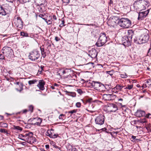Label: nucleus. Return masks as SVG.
Listing matches in <instances>:
<instances>
[{"label":"nucleus","instance_id":"0eeeda50","mask_svg":"<svg viewBox=\"0 0 151 151\" xmlns=\"http://www.w3.org/2000/svg\"><path fill=\"white\" fill-rule=\"evenodd\" d=\"M28 135L27 136V140L26 142H27L29 144H32L34 143L36 141V139L35 137H33V133L32 132H28Z\"/></svg>","mask_w":151,"mask_h":151},{"label":"nucleus","instance_id":"0e129e2a","mask_svg":"<svg viewBox=\"0 0 151 151\" xmlns=\"http://www.w3.org/2000/svg\"><path fill=\"white\" fill-rule=\"evenodd\" d=\"M45 147L46 148H49V145H45Z\"/></svg>","mask_w":151,"mask_h":151},{"label":"nucleus","instance_id":"e433bc0d","mask_svg":"<svg viewBox=\"0 0 151 151\" xmlns=\"http://www.w3.org/2000/svg\"><path fill=\"white\" fill-rule=\"evenodd\" d=\"M65 115L63 114H61L59 116V118L60 119L63 120L64 118L65 117Z\"/></svg>","mask_w":151,"mask_h":151},{"label":"nucleus","instance_id":"7ed1b4c3","mask_svg":"<svg viewBox=\"0 0 151 151\" xmlns=\"http://www.w3.org/2000/svg\"><path fill=\"white\" fill-rule=\"evenodd\" d=\"M107 38L104 33H101L100 34L99 40L96 43L98 47H101L104 45L106 42Z\"/></svg>","mask_w":151,"mask_h":151},{"label":"nucleus","instance_id":"4c0bfd02","mask_svg":"<svg viewBox=\"0 0 151 151\" xmlns=\"http://www.w3.org/2000/svg\"><path fill=\"white\" fill-rule=\"evenodd\" d=\"M106 72L107 73L109 74L111 76L113 75V71L112 70L110 71H106Z\"/></svg>","mask_w":151,"mask_h":151},{"label":"nucleus","instance_id":"338daca9","mask_svg":"<svg viewBox=\"0 0 151 151\" xmlns=\"http://www.w3.org/2000/svg\"><path fill=\"white\" fill-rule=\"evenodd\" d=\"M137 87H140V85L139 84H137Z\"/></svg>","mask_w":151,"mask_h":151},{"label":"nucleus","instance_id":"58836bf2","mask_svg":"<svg viewBox=\"0 0 151 151\" xmlns=\"http://www.w3.org/2000/svg\"><path fill=\"white\" fill-rule=\"evenodd\" d=\"M145 82L146 83H147L149 85L151 86V80H145Z\"/></svg>","mask_w":151,"mask_h":151},{"label":"nucleus","instance_id":"3c124183","mask_svg":"<svg viewBox=\"0 0 151 151\" xmlns=\"http://www.w3.org/2000/svg\"><path fill=\"white\" fill-rule=\"evenodd\" d=\"M142 124L144 123H146V119L145 118H144L143 119H142Z\"/></svg>","mask_w":151,"mask_h":151},{"label":"nucleus","instance_id":"e2e57ef3","mask_svg":"<svg viewBox=\"0 0 151 151\" xmlns=\"http://www.w3.org/2000/svg\"><path fill=\"white\" fill-rule=\"evenodd\" d=\"M0 118L1 119H3L4 118V117L3 116L0 115Z\"/></svg>","mask_w":151,"mask_h":151},{"label":"nucleus","instance_id":"72a5a7b5","mask_svg":"<svg viewBox=\"0 0 151 151\" xmlns=\"http://www.w3.org/2000/svg\"><path fill=\"white\" fill-rule=\"evenodd\" d=\"M120 76L122 78H126L127 77V76L126 73H124L120 74Z\"/></svg>","mask_w":151,"mask_h":151},{"label":"nucleus","instance_id":"4468645a","mask_svg":"<svg viewBox=\"0 0 151 151\" xmlns=\"http://www.w3.org/2000/svg\"><path fill=\"white\" fill-rule=\"evenodd\" d=\"M3 50L4 51L3 52L5 53L7 56H9L10 54L12 49L10 47H5L3 48Z\"/></svg>","mask_w":151,"mask_h":151},{"label":"nucleus","instance_id":"c85d7f7f","mask_svg":"<svg viewBox=\"0 0 151 151\" xmlns=\"http://www.w3.org/2000/svg\"><path fill=\"white\" fill-rule=\"evenodd\" d=\"M133 87V85H128L127 86H126L125 88H124V89H128V90H130Z\"/></svg>","mask_w":151,"mask_h":151},{"label":"nucleus","instance_id":"5701e85b","mask_svg":"<svg viewBox=\"0 0 151 151\" xmlns=\"http://www.w3.org/2000/svg\"><path fill=\"white\" fill-rule=\"evenodd\" d=\"M20 35L23 37H28V34L27 32H20Z\"/></svg>","mask_w":151,"mask_h":151},{"label":"nucleus","instance_id":"a19ab883","mask_svg":"<svg viewBox=\"0 0 151 151\" xmlns=\"http://www.w3.org/2000/svg\"><path fill=\"white\" fill-rule=\"evenodd\" d=\"M77 91L80 94H81L83 93V91L81 89H78L77 90Z\"/></svg>","mask_w":151,"mask_h":151},{"label":"nucleus","instance_id":"6ab92c4d","mask_svg":"<svg viewBox=\"0 0 151 151\" xmlns=\"http://www.w3.org/2000/svg\"><path fill=\"white\" fill-rule=\"evenodd\" d=\"M128 35L127 37H128L129 39L130 40H131L133 36L134 35V32L132 30H130L128 31Z\"/></svg>","mask_w":151,"mask_h":151},{"label":"nucleus","instance_id":"bf43d9fd","mask_svg":"<svg viewBox=\"0 0 151 151\" xmlns=\"http://www.w3.org/2000/svg\"><path fill=\"white\" fill-rule=\"evenodd\" d=\"M54 147L56 148H58L59 149H60V147H59L58 146H56V145H54Z\"/></svg>","mask_w":151,"mask_h":151},{"label":"nucleus","instance_id":"603ef678","mask_svg":"<svg viewBox=\"0 0 151 151\" xmlns=\"http://www.w3.org/2000/svg\"><path fill=\"white\" fill-rule=\"evenodd\" d=\"M141 12H139L138 13L139 16H138V20H139L140 19H141V16H140V14H141Z\"/></svg>","mask_w":151,"mask_h":151},{"label":"nucleus","instance_id":"aec40b11","mask_svg":"<svg viewBox=\"0 0 151 151\" xmlns=\"http://www.w3.org/2000/svg\"><path fill=\"white\" fill-rule=\"evenodd\" d=\"M13 129H14L17 131H21L22 130V127H19V126H17L15 125L13 126Z\"/></svg>","mask_w":151,"mask_h":151},{"label":"nucleus","instance_id":"a211bd4d","mask_svg":"<svg viewBox=\"0 0 151 151\" xmlns=\"http://www.w3.org/2000/svg\"><path fill=\"white\" fill-rule=\"evenodd\" d=\"M124 87L123 86L120 85L119 84H117L116 86L113 89L114 90H116L117 91H121L122 89Z\"/></svg>","mask_w":151,"mask_h":151},{"label":"nucleus","instance_id":"cd10ccee","mask_svg":"<svg viewBox=\"0 0 151 151\" xmlns=\"http://www.w3.org/2000/svg\"><path fill=\"white\" fill-rule=\"evenodd\" d=\"M0 132L1 133H5L7 134H9L7 130L4 129H0Z\"/></svg>","mask_w":151,"mask_h":151},{"label":"nucleus","instance_id":"dca6fc26","mask_svg":"<svg viewBox=\"0 0 151 151\" xmlns=\"http://www.w3.org/2000/svg\"><path fill=\"white\" fill-rule=\"evenodd\" d=\"M28 134V132L24 134H19V138L26 142Z\"/></svg>","mask_w":151,"mask_h":151},{"label":"nucleus","instance_id":"412c9836","mask_svg":"<svg viewBox=\"0 0 151 151\" xmlns=\"http://www.w3.org/2000/svg\"><path fill=\"white\" fill-rule=\"evenodd\" d=\"M149 12V9H148L146 11L142 12V17H146L148 14Z\"/></svg>","mask_w":151,"mask_h":151},{"label":"nucleus","instance_id":"a18cd8bd","mask_svg":"<svg viewBox=\"0 0 151 151\" xmlns=\"http://www.w3.org/2000/svg\"><path fill=\"white\" fill-rule=\"evenodd\" d=\"M76 106L77 107L79 108L81 107V103L80 102H77L76 104Z\"/></svg>","mask_w":151,"mask_h":151},{"label":"nucleus","instance_id":"423d86ee","mask_svg":"<svg viewBox=\"0 0 151 151\" xmlns=\"http://www.w3.org/2000/svg\"><path fill=\"white\" fill-rule=\"evenodd\" d=\"M108 112H115L118 110L117 105L114 104H109L107 107Z\"/></svg>","mask_w":151,"mask_h":151},{"label":"nucleus","instance_id":"4d7b16f0","mask_svg":"<svg viewBox=\"0 0 151 151\" xmlns=\"http://www.w3.org/2000/svg\"><path fill=\"white\" fill-rule=\"evenodd\" d=\"M147 87V85L145 84L144 83L142 85V88H145Z\"/></svg>","mask_w":151,"mask_h":151},{"label":"nucleus","instance_id":"473e14b6","mask_svg":"<svg viewBox=\"0 0 151 151\" xmlns=\"http://www.w3.org/2000/svg\"><path fill=\"white\" fill-rule=\"evenodd\" d=\"M37 120L38 121V122H36L34 124H37V125H39L40 124V123H41L42 122V120L40 118H38L37 119Z\"/></svg>","mask_w":151,"mask_h":151},{"label":"nucleus","instance_id":"20e7f679","mask_svg":"<svg viewBox=\"0 0 151 151\" xmlns=\"http://www.w3.org/2000/svg\"><path fill=\"white\" fill-rule=\"evenodd\" d=\"M91 86L95 89L97 90L103 91L105 90V87L104 85L99 82L92 81L90 83Z\"/></svg>","mask_w":151,"mask_h":151},{"label":"nucleus","instance_id":"37998d69","mask_svg":"<svg viewBox=\"0 0 151 151\" xmlns=\"http://www.w3.org/2000/svg\"><path fill=\"white\" fill-rule=\"evenodd\" d=\"M33 106L32 105H30L29 106V110L31 112H32L33 111Z\"/></svg>","mask_w":151,"mask_h":151},{"label":"nucleus","instance_id":"f8f14e48","mask_svg":"<svg viewBox=\"0 0 151 151\" xmlns=\"http://www.w3.org/2000/svg\"><path fill=\"white\" fill-rule=\"evenodd\" d=\"M122 43L125 46H129L131 45L130 40L127 36H124L122 37Z\"/></svg>","mask_w":151,"mask_h":151},{"label":"nucleus","instance_id":"680f3d73","mask_svg":"<svg viewBox=\"0 0 151 151\" xmlns=\"http://www.w3.org/2000/svg\"><path fill=\"white\" fill-rule=\"evenodd\" d=\"M51 88L52 89H55V87L54 86H51Z\"/></svg>","mask_w":151,"mask_h":151},{"label":"nucleus","instance_id":"393cba45","mask_svg":"<svg viewBox=\"0 0 151 151\" xmlns=\"http://www.w3.org/2000/svg\"><path fill=\"white\" fill-rule=\"evenodd\" d=\"M145 128L148 131L151 132V125H145Z\"/></svg>","mask_w":151,"mask_h":151},{"label":"nucleus","instance_id":"c9c22d12","mask_svg":"<svg viewBox=\"0 0 151 151\" xmlns=\"http://www.w3.org/2000/svg\"><path fill=\"white\" fill-rule=\"evenodd\" d=\"M38 1L39 4L41 5L44 4L45 2V0H38Z\"/></svg>","mask_w":151,"mask_h":151},{"label":"nucleus","instance_id":"1a4fd4ad","mask_svg":"<svg viewBox=\"0 0 151 151\" xmlns=\"http://www.w3.org/2000/svg\"><path fill=\"white\" fill-rule=\"evenodd\" d=\"M103 98L106 101H110L114 99L116 97V96L113 94H104L103 96Z\"/></svg>","mask_w":151,"mask_h":151},{"label":"nucleus","instance_id":"4be33fe9","mask_svg":"<svg viewBox=\"0 0 151 151\" xmlns=\"http://www.w3.org/2000/svg\"><path fill=\"white\" fill-rule=\"evenodd\" d=\"M43 19L45 20V22L48 24H51L52 23V20L51 18L50 19H49L48 20H47V19H45V18H43Z\"/></svg>","mask_w":151,"mask_h":151},{"label":"nucleus","instance_id":"f3484780","mask_svg":"<svg viewBox=\"0 0 151 151\" xmlns=\"http://www.w3.org/2000/svg\"><path fill=\"white\" fill-rule=\"evenodd\" d=\"M45 82L42 80H40L39 81V83L37 84V86L39 89L41 90H43L45 89L44 85Z\"/></svg>","mask_w":151,"mask_h":151},{"label":"nucleus","instance_id":"6e6552de","mask_svg":"<svg viewBox=\"0 0 151 151\" xmlns=\"http://www.w3.org/2000/svg\"><path fill=\"white\" fill-rule=\"evenodd\" d=\"M14 23L17 27L22 29L23 27V22L20 17H17L14 19Z\"/></svg>","mask_w":151,"mask_h":151},{"label":"nucleus","instance_id":"f03ea898","mask_svg":"<svg viewBox=\"0 0 151 151\" xmlns=\"http://www.w3.org/2000/svg\"><path fill=\"white\" fill-rule=\"evenodd\" d=\"M40 54L37 50H34L31 52L29 55V59L32 61H39Z\"/></svg>","mask_w":151,"mask_h":151},{"label":"nucleus","instance_id":"b1692460","mask_svg":"<svg viewBox=\"0 0 151 151\" xmlns=\"http://www.w3.org/2000/svg\"><path fill=\"white\" fill-rule=\"evenodd\" d=\"M151 114L150 113H148L147 114H145V111H142V116H144L145 118H149V116L151 115Z\"/></svg>","mask_w":151,"mask_h":151},{"label":"nucleus","instance_id":"ddd939ff","mask_svg":"<svg viewBox=\"0 0 151 151\" xmlns=\"http://www.w3.org/2000/svg\"><path fill=\"white\" fill-rule=\"evenodd\" d=\"M143 32H145L146 34L142 38V44L143 43H147V42L149 40V35L148 34V31L145 29L143 30Z\"/></svg>","mask_w":151,"mask_h":151},{"label":"nucleus","instance_id":"49530a36","mask_svg":"<svg viewBox=\"0 0 151 151\" xmlns=\"http://www.w3.org/2000/svg\"><path fill=\"white\" fill-rule=\"evenodd\" d=\"M65 23V22L64 20L62 21V23L60 24V27H63L64 26V24Z\"/></svg>","mask_w":151,"mask_h":151},{"label":"nucleus","instance_id":"39448f33","mask_svg":"<svg viewBox=\"0 0 151 151\" xmlns=\"http://www.w3.org/2000/svg\"><path fill=\"white\" fill-rule=\"evenodd\" d=\"M104 121V116L102 115H100L95 119V122L96 124L101 125L103 124Z\"/></svg>","mask_w":151,"mask_h":151},{"label":"nucleus","instance_id":"de8ad7c7","mask_svg":"<svg viewBox=\"0 0 151 151\" xmlns=\"http://www.w3.org/2000/svg\"><path fill=\"white\" fill-rule=\"evenodd\" d=\"M62 1L65 3H68L70 2V0H62Z\"/></svg>","mask_w":151,"mask_h":151},{"label":"nucleus","instance_id":"09e8293b","mask_svg":"<svg viewBox=\"0 0 151 151\" xmlns=\"http://www.w3.org/2000/svg\"><path fill=\"white\" fill-rule=\"evenodd\" d=\"M55 40L56 41L58 42L60 40V38L58 37H55Z\"/></svg>","mask_w":151,"mask_h":151},{"label":"nucleus","instance_id":"c756f323","mask_svg":"<svg viewBox=\"0 0 151 151\" xmlns=\"http://www.w3.org/2000/svg\"><path fill=\"white\" fill-rule=\"evenodd\" d=\"M135 42L136 43L139 44H141L142 43V40H141L140 38L138 37L137 38V40Z\"/></svg>","mask_w":151,"mask_h":151},{"label":"nucleus","instance_id":"c03bdc74","mask_svg":"<svg viewBox=\"0 0 151 151\" xmlns=\"http://www.w3.org/2000/svg\"><path fill=\"white\" fill-rule=\"evenodd\" d=\"M147 55L148 56H150L151 55V48H150L149 49L148 51Z\"/></svg>","mask_w":151,"mask_h":151},{"label":"nucleus","instance_id":"6e6d98bb","mask_svg":"<svg viewBox=\"0 0 151 151\" xmlns=\"http://www.w3.org/2000/svg\"><path fill=\"white\" fill-rule=\"evenodd\" d=\"M39 17H40L42 18L43 19V18H44L43 17H44V15H43L42 14H40L39 15Z\"/></svg>","mask_w":151,"mask_h":151},{"label":"nucleus","instance_id":"5fc2aeb1","mask_svg":"<svg viewBox=\"0 0 151 151\" xmlns=\"http://www.w3.org/2000/svg\"><path fill=\"white\" fill-rule=\"evenodd\" d=\"M52 17L54 20H56L57 19V17L55 15H53L52 16Z\"/></svg>","mask_w":151,"mask_h":151},{"label":"nucleus","instance_id":"79ce46f5","mask_svg":"<svg viewBox=\"0 0 151 151\" xmlns=\"http://www.w3.org/2000/svg\"><path fill=\"white\" fill-rule=\"evenodd\" d=\"M76 110L74 109L68 112V113L73 114V113H76Z\"/></svg>","mask_w":151,"mask_h":151},{"label":"nucleus","instance_id":"69168bd1","mask_svg":"<svg viewBox=\"0 0 151 151\" xmlns=\"http://www.w3.org/2000/svg\"><path fill=\"white\" fill-rule=\"evenodd\" d=\"M118 100L119 101H122L123 100V99L122 98L119 99H118Z\"/></svg>","mask_w":151,"mask_h":151},{"label":"nucleus","instance_id":"2eb2a0df","mask_svg":"<svg viewBox=\"0 0 151 151\" xmlns=\"http://www.w3.org/2000/svg\"><path fill=\"white\" fill-rule=\"evenodd\" d=\"M97 52L96 51L93 49L91 50L89 52V56L92 58H96L97 56Z\"/></svg>","mask_w":151,"mask_h":151},{"label":"nucleus","instance_id":"f257e3e1","mask_svg":"<svg viewBox=\"0 0 151 151\" xmlns=\"http://www.w3.org/2000/svg\"><path fill=\"white\" fill-rule=\"evenodd\" d=\"M118 23L121 27L125 28H128L131 25L130 20L127 18H122L119 20Z\"/></svg>","mask_w":151,"mask_h":151},{"label":"nucleus","instance_id":"9d476101","mask_svg":"<svg viewBox=\"0 0 151 151\" xmlns=\"http://www.w3.org/2000/svg\"><path fill=\"white\" fill-rule=\"evenodd\" d=\"M46 135L52 138H56L58 136V134L54 133V130L52 129H48L46 132Z\"/></svg>","mask_w":151,"mask_h":151},{"label":"nucleus","instance_id":"8fccbe9b","mask_svg":"<svg viewBox=\"0 0 151 151\" xmlns=\"http://www.w3.org/2000/svg\"><path fill=\"white\" fill-rule=\"evenodd\" d=\"M4 57L3 55L1 54H0V59H4Z\"/></svg>","mask_w":151,"mask_h":151},{"label":"nucleus","instance_id":"13d9d810","mask_svg":"<svg viewBox=\"0 0 151 151\" xmlns=\"http://www.w3.org/2000/svg\"><path fill=\"white\" fill-rule=\"evenodd\" d=\"M27 111V109H24L23 111V113H26Z\"/></svg>","mask_w":151,"mask_h":151},{"label":"nucleus","instance_id":"ea45409f","mask_svg":"<svg viewBox=\"0 0 151 151\" xmlns=\"http://www.w3.org/2000/svg\"><path fill=\"white\" fill-rule=\"evenodd\" d=\"M1 125L2 127H7V124L5 123H1Z\"/></svg>","mask_w":151,"mask_h":151},{"label":"nucleus","instance_id":"052dcab7","mask_svg":"<svg viewBox=\"0 0 151 151\" xmlns=\"http://www.w3.org/2000/svg\"><path fill=\"white\" fill-rule=\"evenodd\" d=\"M21 143L22 145H26V142H21Z\"/></svg>","mask_w":151,"mask_h":151},{"label":"nucleus","instance_id":"864d4df0","mask_svg":"<svg viewBox=\"0 0 151 151\" xmlns=\"http://www.w3.org/2000/svg\"><path fill=\"white\" fill-rule=\"evenodd\" d=\"M29 1V0H22V1L21 2L25 3V2H27V1Z\"/></svg>","mask_w":151,"mask_h":151},{"label":"nucleus","instance_id":"2f4dec72","mask_svg":"<svg viewBox=\"0 0 151 151\" xmlns=\"http://www.w3.org/2000/svg\"><path fill=\"white\" fill-rule=\"evenodd\" d=\"M37 81L36 80H30L28 81V83L29 85H31L35 83Z\"/></svg>","mask_w":151,"mask_h":151},{"label":"nucleus","instance_id":"f704fd0d","mask_svg":"<svg viewBox=\"0 0 151 151\" xmlns=\"http://www.w3.org/2000/svg\"><path fill=\"white\" fill-rule=\"evenodd\" d=\"M145 45H143V47L144 48V49H146L148 48L150 46V45L149 43H145Z\"/></svg>","mask_w":151,"mask_h":151},{"label":"nucleus","instance_id":"774afa93","mask_svg":"<svg viewBox=\"0 0 151 151\" xmlns=\"http://www.w3.org/2000/svg\"><path fill=\"white\" fill-rule=\"evenodd\" d=\"M132 138H133V139H135V138H136V137L134 136H132Z\"/></svg>","mask_w":151,"mask_h":151},{"label":"nucleus","instance_id":"9b49d317","mask_svg":"<svg viewBox=\"0 0 151 151\" xmlns=\"http://www.w3.org/2000/svg\"><path fill=\"white\" fill-rule=\"evenodd\" d=\"M58 73L60 75H63V76L65 78H70L71 77L68 70H61L58 71Z\"/></svg>","mask_w":151,"mask_h":151},{"label":"nucleus","instance_id":"bb28decb","mask_svg":"<svg viewBox=\"0 0 151 151\" xmlns=\"http://www.w3.org/2000/svg\"><path fill=\"white\" fill-rule=\"evenodd\" d=\"M141 112H142L140 111H137L135 113V115L137 116L140 117L142 116V114L141 113Z\"/></svg>","mask_w":151,"mask_h":151},{"label":"nucleus","instance_id":"a878e982","mask_svg":"<svg viewBox=\"0 0 151 151\" xmlns=\"http://www.w3.org/2000/svg\"><path fill=\"white\" fill-rule=\"evenodd\" d=\"M0 10V13L1 14H2L3 15H5L6 14V12H5L4 9L2 7H1V9Z\"/></svg>","mask_w":151,"mask_h":151},{"label":"nucleus","instance_id":"7c9ffc66","mask_svg":"<svg viewBox=\"0 0 151 151\" xmlns=\"http://www.w3.org/2000/svg\"><path fill=\"white\" fill-rule=\"evenodd\" d=\"M41 51L42 57L44 58L46 56V54L44 49L43 48L41 49Z\"/></svg>","mask_w":151,"mask_h":151}]
</instances>
